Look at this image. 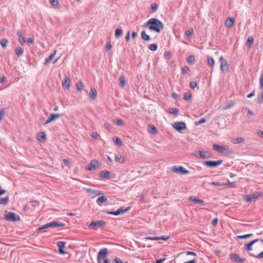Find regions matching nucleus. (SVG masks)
<instances>
[{
	"mask_svg": "<svg viewBox=\"0 0 263 263\" xmlns=\"http://www.w3.org/2000/svg\"><path fill=\"white\" fill-rule=\"evenodd\" d=\"M143 28H148L151 31H154L159 33L164 29V25L158 19L152 18L143 25Z\"/></svg>",
	"mask_w": 263,
	"mask_h": 263,
	"instance_id": "obj_1",
	"label": "nucleus"
},
{
	"mask_svg": "<svg viewBox=\"0 0 263 263\" xmlns=\"http://www.w3.org/2000/svg\"><path fill=\"white\" fill-rule=\"evenodd\" d=\"M65 226L64 223L60 222L57 221H53L48 223H46L43 226L38 228V231H41L49 228H57L60 227H63Z\"/></svg>",
	"mask_w": 263,
	"mask_h": 263,
	"instance_id": "obj_2",
	"label": "nucleus"
},
{
	"mask_svg": "<svg viewBox=\"0 0 263 263\" xmlns=\"http://www.w3.org/2000/svg\"><path fill=\"white\" fill-rule=\"evenodd\" d=\"M108 254V249L106 248H102L101 249L98 253L97 255V261L98 263H101L102 259H106Z\"/></svg>",
	"mask_w": 263,
	"mask_h": 263,
	"instance_id": "obj_3",
	"label": "nucleus"
},
{
	"mask_svg": "<svg viewBox=\"0 0 263 263\" xmlns=\"http://www.w3.org/2000/svg\"><path fill=\"white\" fill-rule=\"evenodd\" d=\"M130 209V207L126 208L125 209L123 206L119 208L117 211L115 212H111V211H106L105 213L109 215H119L120 214H123L125 212H126L129 211V210Z\"/></svg>",
	"mask_w": 263,
	"mask_h": 263,
	"instance_id": "obj_4",
	"label": "nucleus"
},
{
	"mask_svg": "<svg viewBox=\"0 0 263 263\" xmlns=\"http://www.w3.org/2000/svg\"><path fill=\"white\" fill-rule=\"evenodd\" d=\"M100 163L96 159L92 160L89 164L86 167V168L90 171H93L99 168Z\"/></svg>",
	"mask_w": 263,
	"mask_h": 263,
	"instance_id": "obj_5",
	"label": "nucleus"
},
{
	"mask_svg": "<svg viewBox=\"0 0 263 263\" xmlns=\"http://www.w3.org/2000/svg\"><path fill=\"white\" fill-rule=\"evenodd\" d=\"M6 219L10 221H17L20 220V217L19 215L11 212H8L6 214Z\"/></svg>",
	"mask_w": 263,
	"mask_h": 263,
	"instance_id": "obj_6",
	"label": "nucleus"
},
{
	"mask_svg": "<svg viewBox=\"0 0 263 263\" xmlns=\"http://www.w3.org/2000/svg\"><path fill=\"white\" fill-rule=\"evenodd\" d=\"M229 258L232 262L236 263H242L246 260L245 258H241L238 254L235 253H231Z\"/></svg>",
	"mask_w": 263,
	"mask_h": 263,
	"instance_id": "obj_7",
	"label": "nucleus"
},
{
	"mask_svg": "<svg viewBox=\"0 0 263 263\" xmlns=\"http://www.w3.org/2000/svg\"><path fill=\"white\" fill-rule=\"evenodd\" d=\"M222 160H219L218 161H206L203 162L204 165H206L210 167H216L222 163Z\"/></svg>",
	"mask_w": 263,
	"mask_h": 263,
	"instance_id": "obj_8",
	"label": "nucleus"
},
{
	"mask_svg": "<svg viewBox=\"0 0 263 263\" xmlns=\"http://www.w3.org/2000/svg\"><path fill=\"white\" fill-rule=\"evenodd\" d=\"M172 170L173 172L177 173L181 175L188 174L190 172L182 166L179 167L176 166H172Z\"/></svg>",
	"mask_w": 263,
	"mask_h": 263,
	"instance_id": "obj_9",
	"label": "nucleus"
},
{
	"mask_svg": "<svg viewBox=\"0 0 263 263\" xmlns=\"http://www.w3.org/2000/svg\"><path fill=\"white\" fill-rule=\"evenodd\" d=\"M173 127L179 132L186 128V124L183 122H175L173 124Z\"/></svg>",
	"mask_w": 263,
	"mask_h": 263,
	"instance_id": "obj_10",
	"label": "nucleus"
},
{
	"mask_svg": "<svg viewBox=\"0 0 263 263\" xmlns=\"http://www.w3.org/2000/svg\"><path fill=\"white\" fill-rule=\"evenodd\" d=\"M213 148L214 150L220 153H224L225 151H228L229 150V147L228 146H220L217 144H214L213 145Z\"/></svg>",
	"mask_w": 263,
	"mask_h": 263,
	"instance_id": "obj_11",
	"label": "nucleus"
},
{
	"mask_svg": "<svg viewBox=\"0 0 263 263\" xmlns=\"http://www.w3.org/2000/svg\"><path fill=\"white\" fill-rule=\"evenodd\" d=\"M62 116L61 114H50L49 117L47 119L46 121L44 123L45 125L48 124L50 122H51L57 119L60 118Z\"/></svg>",
	"mask_w": 263,
	"mask_h": 263,
	"instance_id": "obj_12",
	"label": "nucleus"
},
{
	"mask_svg": "<svg viewBox=\"0 0 263 263\" xmlns=\"http://www.w3.org/2000/svg\"><path fill=\"white\" fill-rule=\"evenodd\" d=\"M71 84V80L69 79V78L67 76H65L64 80L62 82V85L64 89H68L70 86Z\"/></svg>",
	"mask_w": 263,
	"mask_h": 263,
	"instance_id": "obj_13",
	"label": "nucleus"
},
{
	"mask_svg": "<svg viewBox=\"0 0 263 263\" xmlns=\"http://www.w3.org/2000/svg\"><path fill=\"white\" fill-rule=\"evenodd\" d=\"M219 61L220 62V68L222 71L228 69L227 62L223 57L221 56L219 58Z\"/></svg>",
	"mask_w": 263,
	"mask_h": 263,
	"instance_id": "obj_14",
	"label": "nucleus"
},
{
	"mask_svg": "<svg viewBox=\"0 0 263 263\" xmlns=\"http://www.w3.org/2000/svg\"><path fill=\"white\" fill-rule=\"evenodd\" d=\"M106 222L103 220H98V221H92L90 224V227H101L105 225Z\"/></svg>",
	"mask_w": 263,
	"mask_h": 263,
	"instance_id": "obj_15",
	"label": "nucleus"
},
{
	"mask_svg": "<svg viewBox=\"0 0 263 263\" xmlns=\"http://www.w3.org/2000/svg\"><path fill=\"white\" fill-rule=\"evenodd\" d=\"M197 154L199 155L202 158H209L210 157V154L206 151H197L195 152L194 156H197Z\"/></svg>",
	"mask_w": 263,
	"mask_h": 263,
	"instance_id": "obj_16",
	"label": "nucleus"
},
{
	"mask_svg": "<svg viewBox=\"0 0 263 263\" xmlns=\"http://www.w3.org/2000/svg\"><path fill=\"white\" fill-rule=\"evenodd\" d=\"M65 246V242L63 241H58L57 242V246L59 249V251L60 254L64 255L66 253V252L63 250Z\"/></svg>",
	"mask_w": 263,
	"mask_h": 263,
	"instance_id": "obj_17",
	"label": "nucleus"
},
{
	"mask_svg": "<svg viewBox=\"0 0 263 263\" xmlns=\"http://www.w3.org/2000/svg\"><path fill=\"white\" fill-rule=\"evenodd\" d=\"M258 198V196L255 194H252L250 195H248L246 196L245 200L247 202H251L253 201H255Z\"/></svg>",
	"mask_w": 263,
	"mask_h": 263,
	"instance_id": "obj_18",
	"label": "nucleus"
},
{
	"mask_svg": "<svg viewBox=\"0 0 263 263\" xmlns=\"http://www.w3.org/2000/svg\"><path fill=\"white\" fill-rule=\"evenodd\" d=\"M260 241V239H256L254 240H252L250 241L249 243H247L245 245L246 249L247 251H252L253 250L252 249V246L256 242Z\"/></svg>",
	"mask_w": 263,
	"mask_h": 263,
	"instance_id": "obj_19",
	"label": "nucleus"
},
{
	"mask_svg": "<svg viewBox=\"0 0 263 263\" xmlns=\"http://www.w3.org/2000/svg\"><path fill=\"white\" fill-rule=\"evenodd\" d=\"M97 97V91L93 87H91L89 93V97L91 99L94 100Z\"/></svg>",
	"mask_w": 263,
	"mask_h": 263,
	"instance_id": "obj_20",
	"label": "nucleus"
},
{
	"mask_svg": "<svg viewBox=\"0 0 263 263\" xmlns=\"http://www.w3.org/2000/svg\"><path fill=\"white\" fill-rule=\"evenodd\" d=\"M189 200L194 202H196L197 203H199L200 204H201L202 205H204V202L202 200L199 199L195 196L190 197L189 198Z\"/></svg>",
	"mask_w": 263,
	"mask_h": 263,
	"instance_id": "obj_21",
	"label": "nucleus"
},
{
	"mask_svg": "<svg viewBox=\"0 0 263 263\" xmlns=\"http://www.w3.org/2000/svg\"><path fill=\"white\" fill-rule=\"evenodd\" d=\"M234 24V18L233 17H229L226 21V25L229 27H232Z\"/></svg>",
	"mask_w": 263,
	"mask_h": 263,
	"instance_id": "obj_22",
	"label": "nucleus"
},
{
	"mask_svg": "<svg viewBox=\"0 0 263 263\" xmlns=\"http://www.w3.org/2000/svg\"><path fill=\"white\" fill-rule=\"evenodd\" d=\"M16 33L18 36L19 42L23 45L26 42L25 37L22 35V32L20 30H18Z\"/></svg>",
	"mask_w": 263,
	"mask_h": 263,
	"instance_id": "obj_23",
	"label": "nucleus"
},
{
	"mask_svg": "<svg viewBox=\"0 0 263 263\" xmlns=\"http://www.w3.org/2000/svg\"><path fill=\"white\" fill-rule=\"evenodd\" d=\"M110 172L107 171H103L100 173V177L102 179H108L109 178Z\"/></svg>",
	"mask_w": 263,
	"mask_h": 263,
	"instance_id": "obj_24",
	"label": "nucleus"
},
{
	"mask_svg": "<svg viewBox=\"0 0 263 263\" xmlns=\"http://www.w3.org/2000/svg\"><path fill=\"white\" fill-rule=\"evenodd\" d=\"M141 36L142 39L144 41H149L151 40L150 36L147 34L144 30L141 31Z\"/></svg>",
	"mask_w": 263,
	"mask_h": 263,
	"instance_id": "obj_25",
	"label": "nucleus"
},
{
	"mask_svg": "<svg viewBox=\"0 0 263 263\" xmlns=\"http://www.w3.org/2000/svg\"><path fill=\"white\" fill-rule=\"evenodd\" d=\"M86 191L87 193L91 195H94L95 196L99 195L101 194V192L98 190H93L91 189H87Z\"/></svg>",
	"mask_w": 263,
	"mask_h": 263,
	"instance_id": "obj_26",
	"label": "nucleus"
},
{
	"mask_svg": "<svg viewBox=\"0 0 263 263\" xmlns=\"http://www.w3.org/2000/svg\"><path fill=\"white\" fill-rule=\"evenodd\" d=\"M56 50H55L53 53H51L48 58L46 59L44 63L45 65H47L53 59Z\"/></svg>",
	"mask_w": 263,
	"mask_h": 263,
	"instance_id": "obj_27",
	"label": "nucleus"
},
{
	"mask_svg": "<svg viewBox=\"0 0 263 263\" xmlns=\"http://www.w3.org/2000/svg\"><path fill=\"white\" fill-rule=\"evenodd\" d=\"M232 141L234 144H238L243 143L245 142V140L243 138L241 137H238L237 138L233 139Z\"/></svg>",
	"mask_w": 263,
	"mask_h": 263,
	"instance_id": "obj_28",
	"label": "nucleus"
},
{
	"mask_svg": "<svg viewBox=\"0 0 263 263\" xmlns=\"http://www.w3.org/2000/svg\"><path fill=\"white\" fill-rule=\"evenodd\" d=\"M15 52V54L17 56L20 57L23 54L24 50L21 47L18 46V47H16Z\"/></svg>",
	"mask_w": 263,
	"mask_h": 263,
	"instance_id": "obj_29",
	"label": "nucleus"
},
{
	"mask_svg": "<svg viewBox=\"0 0 263 263\" xmlns=\"http://www.w3.org/2000/svg\"><path fill=\"white\" fill-rule=\"evenodd\" d=\"M254 41V39L252 36H249L246 42V46L250 48Z\"/></svg>",
	"mask_w": 263,
	"mask_h": 263,
	"instance_id": "obj_30",
	"label": "nucleus"
},
{
	"mask_svg": "<svg viewBox=\"0 0 263 263\" xmlns=\"http://www.w3.org/2000/svg\"><path fill=\"white\" fill-rule=\"evenodd\" d=\"M106 200H107V198L105 196H100V197H98V198L97 199V203L99 205H101L100 203H103V202H105L106 201Z\"/></svg>",
	"mask_w": 263,
	"mask_h": 263,
	"instance_id": "obj_31",
	"label": "nucleus"
},
{
	"mask_svg": "<svg viewBox=\"0 0 263 263\" xmlns=\"http://www.w3.org/2000/svg\"><path fill=\"white\" fill-rule=\"evenodd\" d=\"M148 127L149 128V130L151 133L154 134H157V130L156 127H155V126L154 125L150 124Z\"/></svg>",
	"mask_w": 263,
	"mask_h": 263,
	"instance_id": "obj_32",
	"label": "nucleus"
},
{
	"mask_svg": "<svg viewBox=\"0 0 263 263\" xmlns=\"http://www.w3.org/2000/svg\"><path fill=\"white\" fill-rule=\"evenodd\" d=\"M83 84L81 81H79L76 84V88L79 91H81L83 89Z\"/></svg>",
	"mask_w": 263,
	"mask_h": 263,
	"instance_id": "obj_33",
	"label": "nucleus"
},
{
	"mask_svg": "<svg viewBox=\"0 0 263 263\" xmlns=\"http://www.w3.org/2000/svg\"><path fill=\"white\" fill-rule=\"evenodd\" d=\"M169 112L171 114H173L175 116H177L179 114V110L176 108H170Z\"/></svg>",
	"mask_w": 263,
	"mask_h": 263,
	"instance_id": "obj_34",
	"label": "nucleus"
},
{
	"mask_svg": "<svg viewBox=\"0 0 263 263\" xmlns=\"http://www.w3.org/2000/svg\"><path fill=\"white\" fill-rule=\"evenodd\" d=\"M37 138L40 141L44 140L46 139V135L44 133H40L37 136Z\"/></svg>",
	"mask_w": 263,
	"mask_h": 263,
	"instance_id": "obj_35",
	"label": "nucleus"
},
{
	"mask_svg": "<svg viewBox=\"0 0 263 263\" xmlns=\"http://www.w3.org/2000/svg\"><path fill=\"white\" fill-rule=\"evenodd\" d=\"M123 33V31L121 29H116L115 32V35L116 37H120Z\"/></svg>",
	"mask_w": 263,
	"mask_h": 263,
	"instance_id": "obj_36",
	"label": "nucleus"
},
{
	"mask_svg": "<svg viewBox=\"0 0 263 263\" xmlns=\"http://www.w3.org/2000/svg\"><path fill=\"white\" fill-rule=\"evenodd\" d=\"M215 61L214 59L212 57H209L208 58V64L211 67H213L214 65Z\"/></svg>",
	"mask_w": 263,
	"mask_h": 263,
	"instance_id": "obj_37",
	"label": "nucleus"
},
{
	"mask_svg": "<svg viewBox=\"0 0 263 263\" xmlns=\"http://www.w3.org/2000/svg\"><path fill=\"white\" fill-rule=\"evenodd\" d=\"M120 85L122 87H123L125 84V79L124 76H121L119 78Z\"/></svg>",
	"mask_w": 263,
	"mask_h": 263,
	"instance_id": "obj_38",
	"label": "nucleus"
},
{
	"mask_svg": "<svg viewBox=\"0 0 263 263\" xmlns=\"http://www.w3.org/2000/svg\"><path fill=\"white\" fill-rule=\"evenodd\" d=\"M0 43H1V45H2V48L3 49H5L7 46V45L8 43V41L6 39H3L2 40H1Z\"/></svg>",
	"mask_w": 263,
	"mask_h": 263,
	"instance_id": "obj_39",
	"label": "nucleus"
},
{
	"mask_svg": "<svg viewBox=\"0 0 263 263\" xmlns=\"http://www.w3.org/2000/svg\"><path fill=\"white\" fill-rule=\"evenodd\" d=\"M158 46L156 44H149L148 46V49L151 51H155L157 49Z\"/></svg>",
	"mask_w": 263,
	"mask_h": 263,
	"instance_id": "obj_40",
	"label": "nucleus"
},
{
	"mask_svg": "<svg viewBox=\"0 0 263 263\" xmlns=\"http://www.w3.org/2000/svg\"><path fill=\"white\" fill-rule=\"evenodd\" d=\"M192 98V95L191 93L190 92H185L184 95V97H183V99L185 100V101H189Z\"/></svg>",
	"mask_w": 263,
	"mask_h": 263,
	"instance_id": "obj_41",
	"label": "nucleus"
},
{
	"mask_svg": "<svg viewBox=\"0 0 263 263\" xmlns=\"http://www.w3.org/2000/svg\"><path fill=\"white\" fill-rule=\"evenodd\" d=\"M250 255L254 257H256L258 259H261L263 258V251L260 252L257 255H255L253 254H252L251 253H250Z\"/></svg>",
	"mask_w": 263,
	"mask_h": 263,
	"instance_id": "obj_42",
	"label": "nucleus"
},
{
	"mask_svg": "<svg viewBox=\"0 0 263 263\" xmlns=\"http://www.w3.org/2000/svg\"><path fill=\"white\" fill-rule=\"evenodd\" d=\"M5 113L6 109L5 108H2L0 109V122L2 121Z\"/></svg>",
	"mask_w": 263,
	"mask_h": 263,
	"instance_id": "obj_43",
	"label": "nucleus"
},
{
	"mask_svg": "<svg viewBox=\"0 0 263 263\" xmlns=\"http://www.w3.org/2000/svg\"><path fill=\"white\" fill-rule=\"evenodd\" d=\"M50 3L52 7L54 8H57L59 5V3L58 0H50Z\"/></svg>",
	"mask_w": 263,
	"mask_h": 263,
	"instance_id": "obj_44",
	"label": "nucleus"
},
{
	"mask_svg": "<svg viewBox=\"0 0 263 263\" xmlns=\"http://www.w3.org/2000/svg\"><path fill=\"white\" fill-rule=\"evenodd\" d=\"M193 28H189L188 30H187L186 31H185V35L187 36V37H190L191 36V35L193 34Z\"/></svg>",
	"mask_w": 263,
	"mask_h": 263,
	"instance_id": "obj_45",
	"label": "nucleus"
},
{
	"mask_svg": "<svg viewBox=\"0 0 263 263\" xmlns=\"http://www.w3.org/2000/svg\"><path fill=\"white\" fill-rule=\"evenodd\" d=\"M114 141L118 145H119V146L122 145V142L121 141V140L118 137H115Z\"/></svg>",
	"mask_w": 263,
	"mask_h": 263,
	"instance_id": "obj_46",
	"label": "nucleus"
},
{
	"mask_svg": "<svg viewBox=\"0 0 263 263\" xmlns=\"http://www.w3.org/2000/svg\"><path fill=\"white\" fill-rule=\"evenodd\" d=\"M252 235H253L252 234H246V235L237 236V238L238 239H245V238L251 237Z\"/></svg>",
	"mask_w": 263,
	"mask_h": 263,
	"instance_id": "obj_47",
	"label": "nucleus"
},
{
	"mask_svg": "<svg viewBox=\"0 0 263 263\" xmlns=\"http://www.w3.org/2000/svg\"><path fill=\"white\" fill-rule=\"evenodd\" d=\"M211 184L212 185H215V186H224V185H227V183H226L215 182H212Z\"/></svg>",
	"mask_w": 263,
	"mask_h": 263,
	"instance_id": "obj_48",
	"label": "nucleus"
},
{
	"mask_svg": "<svg viewBox=\"0 0 263 263\" xmlns=\"http://www.w3.org/2000/svg\"><path fill=\"white\" fill-rule=\"evenodd\" d=\"M112 46L110 42H108L105 46V49L107 51H109L111 49Z\"/></svg>",
	"mask_w": 263,
	"mask_h": 263,
	"instance_id": "obj_49",
	"label": "nucleus"
},
{
	"mask_svg": "<svg viewBox=\"0 0 263 263\" xmlns=\"http://www.w3.org/2000/svg\"><path fill=\"white\" fill-rule=\"evenodd\" d=\"M30 204L33 207H36L39 205V202L37 200H33L30 201Z\"/></svg>",
	"mask_w": 263,
	"mask_h": 263,
	"instance_id": "obj_50",
	"label": "nucleus"
},
{
	"mask_svg": "<svg viewBox=\"0 0 263 263\" xmlns=\"http://www.w3.org/2000/svg\"><path fill=\"white\" fill-rule=\"evenodd\" d=\"M115 160L117 162H123L124 160H123V159L122 158V157L121 156H116L115 157Z\"/></svg>",
	"mask_w": 263,
	"mask_h": 263,
	"instance_id": "obj_51",
	"label": "nucleus"
},
{
	"mask_svg": "<svg viewBox=\"0 0 263 263\" xmlns=\"http://www.w3.org/2000/svg\"><path fill=\"white\" fill-rule=\"evenodd\" d=\"M8 201H9V198L8 197H6L5 198H2L1 199V203L2 204H6V203H8Z\"/></svg>",
	"mask_w": 263,
	"mask_h": 263,
	"instance_id": "obj_52",
	"label": "nucleus"
},
{
	"mask_svg": "<svg viewBox=\"0 0 263 263\" xmlns=\"http://www.w3.org/2000/svg\"><path fill=\"white\" fill-rule=\"evenodd\" d=\"M257 102L259 104H261L263 102V92L261 94L260 96H258Z\"/></svg>",
	"mask_w": 263,
	"mask_h": 263,
	"instance_id": "obj_53",
	"label": "nucleus"
},
{
	"mask_svg": "<svg viewBox=\"0 0 263 263\" xmlns=\"http://www.w3.org/2000/svg\"><path fill=\"white\" fill-rule=\"evenodd\" d=\"M190 86L191 88L194 89L197 86V83L195 81H191L190 83Z\"/></svg>",
	"mask_w": 263,
	"mask_h": 263,
	"instance_id": "obj_54",
	"label": "nucleus"
},
{
	"mask_svg": "<svg viewBox=\"0 0 263 263\" xmlns=\"http://www.w3.org/2000/svg\"><path fill=\"white\" fill-rule=\"evenodd\" d=\"M206 121V119L205 118H202L201 119H200L199 121H196L195 122V124L197 125H199V124H202V123H205V122Z\"/></svg>",
	"mask_w": 263,
	"mask_h": 263,
	"instance_id": "obj_55",
	"label": "nucleus"
},
{
	"mask_svg": "<svg viewBox=\"0 0 263 263\" xmlns=\"http://www.w3.org/2000/svg\"><path fill=\"white\" fill-rule=\"evenodd\" d=\"M116 124L119 126H123L124 122L121 119H117L115 121Z\"/></svg>",
	"mask_w": 263,
	"mask_h": 263,
	"instance_id": "obj_56",
	"label": "nucleus"
},
{
	"mask_svg": "<svg viewBox=\"0 0 263 263\" xmlns=\"http://www.w3.org/2000/svg\"><path fill=\"white\" fill-rule=\"evenodd\" d=\"M151 8L153 12H154L157 10L158 6L156 3H153L151 5Z\"/></svg>",
	"mask_w": 263,
	"mask_h": 263,
	"instance_id": "obj_57",
	"label": "nucleus"
},
{
	"mask_svg": "<svg viewBox=\"0 0 263 263\" xmlns=\"http://www.w3.org/2000/svg\"><path fill=\"white\" fill-rule=\"evenodd\" d=\"M194 61H195V57L193 55H190L187 58V62L189 63H193L194 62Z\"/></svg>",
	"mask_w": 263,
	"mask_h": 263,
	"instance_id": "obj_58",
	"label": "nucleus"
},
{
	"mask_svg": "<svg viewBox=\"0 0 263 263\" xmlns=\"http://www.w3.org/2000/svg\"><path fill=\"white\" fill-rule=\"evenodd\" d=\"M164 57L166 59H170L172 57V54L170 51H165Z\"/></svg>",
	"mask_w": 263,
	"mask_h": 263,
	"instance_id": "obj_59",
	"label": "nucleus"
},
{
	"mask_svg": "<svg viewBox=\"0 0 263 263\" xmlns=\"http://www.w3.org/2000/svg\"><path fill=\"white\" fill-rule=\"evenodd\" d=\"M190 69L188 66H184L183 67L182 69V74L186 73L188 71H189Z\"/></svg>",
	"mask_w": 263,
	"mask_h": 263,
	"instance_id": "obj_60",
	"label": "nucleus"
},
{
	"mask_svg": "<svg viewBox=\"0 0 263 263\" xmlns=\"http://www.w3.org/2000/svg\"><path fill=\"white\" fill-rule=\"evenodd\" d=\"M114 263H124L119 257H115L114 259Z\"/></svg>",
	"mask_w": 263,
	"mask_h": 263,
	"instance_id": "obj_61",
	"label": "nucleus"
},
{
	"mask_svg": "<svg viewBox=\"0 0 263 263\" xmlns=\"http://www.w3.org/2000/svg\"><path fill=\"white\" fill-rule=\"evenodd\" d=\"M91 136L95 139H97L99 137V135L96 132H92Z\"/></svg>",
	"mask_w": 263,
	"mask_h": 263,
	"instance_id": "obj_62",
	"label": "nucleus"
},
{
	"mask_svg": "<svg viewBox=\"0 0 263 263\" xmlns=\"http://www.w3.org/2000/svg\"><path fill=\"white\" fill-rule=\"evenodd\" d=\"M259 87L261 89L263 88V77L262 76L260 79Z\"/></svg>",
	"mask_w": 263,
	"mask_h": 263,
	"instance_id": "obj_63",
	"label": "nucleus"
},
{
	"mask_svg": "<svg viewBox=\"0 0 263 263\" xmlns=\"http://www.w3.org/2000/svg\"><path fill=\"white\" fill-rule=\"evenodd\" d=\"M165 260V258H161L157 260L155 263H162Z\"/></svg>",
	"mask_w": 263,
	"mask_h": 263,
	"instance_id": "obj_64",
	"label": "nucleus"
}]
</instances>
